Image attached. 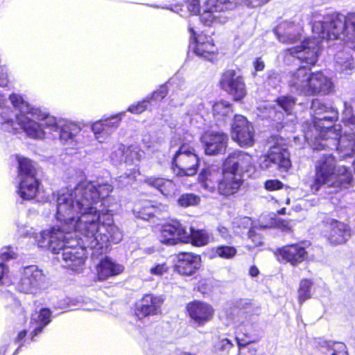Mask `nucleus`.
<instances>
[{"label":"nucleus","instance_id":"nucleus-39","mask_svg":"<svg viewBox=\"0 0 355 355\" xmlns=\"http://www.w3.org/2000/svg\"><path fill=\"white\" fill-rule=\"evenodd\" d=\"M92 130L96 139L100 143L104 142L110 135V132L107 130L102 119L97 121L92 124Z\"/></svg>","mask_w":355,"mask_h":355},{"label":"nucleus","instance_id":"nucleus-54","mask_svg":"<svg viewBox=\"0 0 355 355\" xmlns=\"http://www.w3.org/2000/svg\"><path fill=\"white\" fill-rule=\"evenodd\" d=\"M8 71L5 67H0V86L6 87L8 85Z\"/></svg>","mask_w":355,"mask_h":355},{"label":"nucleus","instance_id":"nucleus-17","mask_svg":"<svg viewBox=\"0 0 355 355\" xmlns=\"http://www.w3.org/2000/svg\"><path fill=\"white\" fill-rule=\"evenodd\" d=\"M324 236L329 242L334 245H340L347 240L350 236L348 226L340 221L332 218H327L324 221Z\"/></svg>","mask_w":355,"mask_h":355},{"label":"nucleus","instance_id":"nucleus-61","mask_svg":"<svg viewBox=\"0 0 355 355\" xmlns=\"http://www.w3.org/2000/svg\"><path fill=\"white\" fill-rule=\"evenodd\" d=\"M236 339L237 341V344L240 348H241V347H245L247 344H248L250 343V341H245V340H243V339L240 338L239 336H236Z\"/></svg>","mask_w":355,"mask_h":355},{"label":"nucleus","instance_id":"nucleus-64","mask_svg":"<svg viewBox=\"0 0 355 355\" xmlns=\"http://www.w3.org/2000/svg\"><path fill=\"white\" fill-rule=\"evenodd\" d=\"M6 99L5 96L0 95V108H3L5 105Z\"/></svg>","mask_w":355,"mask_h":355},{"label":"nucleus","instance_id":"nucleus-11","mask_svg":"<svg viewBox=\"0 0 355 355\" xmlns=\"http://www.w3.org/2000/svg\"><path fill=\"white\" fill-rule=\"evenodd\" d=\"M232 137L241 147H251L254 144V130L251 123L240 114H236L232 124Z\"/></svg>","mask_w":355,"mask_h":355},{"label":"nucleus","instance_id":"nucleus-1","mask_svg":"<svg viewBox=\"0 0 355 355\" xmlns=\"http://www.w3.org/2000/svg\"><path fill=\"white\" fill-rule=\"evenodd\" d=\"M113 186L107 181L96 182L84 180L73 189H62L57 197L55 218L60 227H51L39 233L30 228L23 234L33 236L40 248L60 254L63 266L79 273L83 271L87 258L85 249L80 240L90 248L103 249L110 243H118L123 235L114 224L110 210L98 209V205L109 207Z\"/></svg>","mask_w":355,"mask_h":355},{"label":"nucleus","instance_id":"nucleus-16","mask_svg":"<svg viewBox=\"0 0 355 355\" xmlns=\"http://www.w3.org/2000/svg\"><path fill=\"white\" fill-rule=\"evenodd\" d=\"M189 30L194 40L193 51L196 55L209 61L214 60L217 53V48L214 44L213 39L202 33L196 35L194 28L191 25Z\"/></svg>","mask_w":355,"mask_h":355},{"label":"nucleus","instance_id":"nucleus-2","mask_svg":"<svg viewBox=\"0 0 355 355\" xmlns=\"http://www.w3.org/2000/svg\"><path fill=\"white\" fill-rule=\"evenodd\" d=\"M313 38L304 40L300 46L286 49V55L293 56L311 66L318 59L322 40L340 39L355 50V14L347 15L315 11L311 14Z\"/></svg>","mask_w":355,"mask_h":355},{"label":"nucleus","instance_id":"nucleus-20","mask_svg":"<svg viewBox=\"0 0 355 355\" xmlns=\"http://www.w3.org/2000/svg\"><path fill=\"white\" fill-rule=\"evenodd\" d=\"M17 124L23 130L25 134L32 139H43L45 137V131L43 124L30 114H19L17 115Z\"/></svg>","mask_w":355,"mask_h":355},{"label":"nucleus","instance_id":"nucleus-62","mask_svg":"<svg viewBox=\"0 0 355 355\" xmlns=\"http://www.w3.org/2000/svg\"><path fill=\"white\" fill-rule=\"evenodd\" d=\"M26 336V331L24 330L20 331L16 338V342L20 343Z\"/></svg>","mask_w":355,"mask_h":355},{"label":"nucleus","instance_id":"nucleus-37","mask_svg":"<svg viewBox=\"0 0 355 355\" xmlns=\"http://www.w3.org/2000/svg\"><path fill=\"white\" fill-rule=\"evenodd\" d=\"M18 178L19 179L28 178L31 177L35 178L36 171L30 159L25 157H20L18 159Z\"/></svg>","mask_w":355,"mask_h":355},{"label":"nucleus","instance_id":"nucleus-58","mask_svg":"<svg viewBox=\"0 0 355 355\" xmlns=\"http://www.w3.org/2000/svg\"><path fill=\"white\" fill-rule=\"evenodd\" d=\"M264 62L261 60V58H257L254 62V69L257 71H262L264 69Z\"/></svg>","mask_w":355,"mask_h":355},{"label":"nucleus","instance_id":"nucleus-42","mask_svg":"<svg viewBox=\"0 0 355 355\" xmlns=\"http://www.w3.org/2000/svg\"><path fill=\"white\" fill-rule=\"evenodd\" d=\"M200 198L193 193H186L182 195L178 200V205L183 207L195 206L199 204Z\"/></svg>","mask_w":355,"mask_h":355},{"label":"nucleus","instance_id":"nucleus-59","mask_svg":"<svg viewBox=\"0 0 355 355\" xmlns=\"http://www.w3.org/2000/svg\"><path fill=\"white\" fill-rule=\"evenodd\" d=\"M257 352V349L256 347H248L246 351L245 349L241 351L239 355H256Z\"/></svg>","mask_w":355,"mask_h":355},{"label":"nucleus","instance_id":"nucleus-38","mask_svg":"<svg viewBox=\"0 0 355 355\" xmlns=\"http://www.w3.org/2000/svg\"><path fill=\"white\" fill-rule=\"evenodd\" d=\"M232 112V105L229 102L220 101L213 105L214 116L218 120L223 119Z\"/></svg>","mask_w":355,"mask_h":355},{"label":"nucleus","instance_id":"nucleus-63","mask_svg":"<svg viewBox=\"0 0 355 355\" xmlns=\"http://www.w3.org/2000/svg\"><path fill=\"white\" fill-rule=\"evenodd\" d=\"M250 275L252 276V277H256L258 274H259V270L257 267L255 266H252L250 268Z\"/></svg>","mask_w":355,"mask_h":355},{"label":"nucleus","instance_id":"nucleus-5","mask_svg":"<svg viewBox=\"0 0 355 355\" xmlns=\"http://www.w3.org/2000/svg\"><path fill=\"white\" fill-rule=\"evenodd\" d=\"M287 81L293 92L306 96L328 94L333 86L330 79L322 72L311 73L305 67H300L291 71Z\"/></svg>","mask_w":355,"mask_h":355},{"label":"nucleus","instance_id":"nucleus-23","mask_svg":"<svg viewBox=\"0 0 355 355\" xmlns=\"http://www.w3.org/2000/svg\"><path fill=\"white\" fill-rule=\"evenodd\" d=\"M243 183L239 173H234L230 170H225L223 167V178L218 182V193L223 196L236 193Z\"/></svg>","mask_w":355,"mask_h":355},{"label":"nucleus","instance_id":"nucleus-4","mask_svg":"<svg viewBox=\"0 0 355 355\" xmlns=\"http://www.w3.org/2000/svg\"><path fill=\"white\" fill-rule=\"evenodd\" d=\"M352 181L350 171L344 166H336L332 155H324L315 165V178L311 186L313 192H317L323 185L333 188H347Z\"/></svg>","mask_w":355,"mask_h":355},{"label":"nucleus","instance_id":"nucleus-13","mask_svg":"<svg viewBox=\"0 0 355 355\" xmlns=\"http://www.w3.org/2000/svg\"><path fill=\"white\" fill-rule=\"evenodd\" d=\"M300 17H295L293 21H283L279 23L274 31L279 41L284 44H294L302 37V25L297 21Z\"/></svg>","mask_w":355,"mask_h":355},{"label":"nucleus","instance_id":"nucleus-33","mask_svg":"<svg viewBox=\"0 0 355 355\" xmlns=\"http://www.w3.org/2000/svg\"><path fill=\"white\" fill-rule=\"evenodd\" d=\"M31 113L33 117L42 122L44 130L46 128L51 131H58L60 129V125L64 121L62 120L58 121L54 116H50L38 107L37 109H33Z\"/></svg>","mask_w":355,"mask_h":355},{"label":"nucleus","instance_id":"nucleus-31","mask_svg":"<svg viewBox=\"0 0 355 355\" xmlns=\"http://www.w3.org/2000/svg\"><path fill=\"white\" fill-rule=\"evenodd\" d=\"M276 103L277 106L273 111L275 113L274 120L282 122L285 115L292 114L295 105V100L292 96H282L277 99Z\"/></svg>","mask_w":355,"mask_h":355},{"label":"nucleus","instance_id":"nucleus-14","mask_svg":"<svg viewBox=\"0 0 355 355\" xmlns=\"http://www.w3.org/2000/svg\"><path fill=\"white\" fill-rule=\"evenodd\" d=\"M159 240L162 243L173 245L179 242L189 243V236L180 222L172 221L162 226Z\"/></svg>","mask_w":355,"mask_h":355},{"label":"nucleus","instance_id":"nucleus-28","mask_svg":"<svg viewBox=\"0 0 355 355\" xmlns=\"http://www.w3.org/2000/svg\"><path fill=\"white\" fill-rule=\"evenodd\" d=\"M60 139L64 144L75 146L78 143V137L81 128L72 121H64L60 125Z\"/></svg>","mask_w":355,"mask_h":355},{"label":"nucleus","instance_id":"nucleus-8","mask_svg":"<svg viewBox=\"0 0 355 355\" xmlns=\"http://www.w3.org/2000/svg\"><path fill=\"white\" fill-rule=\"evenodd\" d=\"M241 1V0H207L205 11L198 19L206 26L225 24L229 19L225 15V12L235 8Z\"/></svg>","mask_w":355,"mask_h":355},{"label":"nucleus","instance_id":"nucleus-45","mask_svg":"<svg viewBox=\"0 0 355 355\" xmlns=\"http://www.w3.org/2000/svg\"><path fill=\"white\" fill-rule=\"evenodd\" d=\"M142 142L147 148L155 150L162 145L163 139L152 135H145Z\"/></svg>","mask_w":355,"mask_h":355},{"label":"nucleus","instance_id":"nucleus-7","mask_svg":"<svg viewBox=\"0 0 355 355\" xmlns=\"http://www.w3.org/2000/svg\"><path fill=\"white\" fill-rule=\"evenodd\" d=\"M268 144L269 150L260 157V167L263 170L276 167L280 171H287L291 166L289 153L277 137H271Z\"/></svg>","mask_w":355,"mask_h":355},{"label":"nucleus","instance_id":"nucleus-32","mask_svg":"<svg viewBox=\"0 0 355 355\" xmlns=\"http://www.w3.org/2000/svg\"><path fill=\"white\" fill-rule=\"evenodd\" d=\"M124 270L123 266L109 258L103 259L96 268L99 279H105L111 276L117 275Z\"/></svg>","mask_w":355,"mask_h":355},{"label":"nucleus","instance_id":"nucleus-27","mask_svg":"<svg viewBox=\"0 0 355 355\" xmlns=\"http://www.w3.org/2000/svg\"><path fill=\"white\" fill-rule=\"evenodd\" d=\"M313 283L308 279L301 280L298 288V301L300 304L312 297V288ZM313 293L316 297H322L326 293L325 285L322 283L315 285Z\"/></svg>","mask_w":355,"mask_h":355},{"label":"nucleus","instance_id":"nucleus-46","mask_svg":"<svg viewBox=\"0 0 355 355\" xmlns=\"http://www.w3.org/2000/svg\"><path fill=\"white\" fill-rule=\"evenodd\" d=\"M345 110L343 111V121L350 127L355 128V116L352 114V107L347 103H344Z\"/></svg>","mask_w":355,"mask_h":355},{"label":"nucleus","instance_id":"nucleus-60","mask_svg":"<svg viewBox=\"0 0 355 355\" xmlns=\"http://www.w3.org/2000/svg\"><path fill=\"white\" fill-rule=\"evenodd\" d=\"M155 209L153 207H145L144 208L143 214L148 215V216H154Z\"/></svg>","mask_w":355,"mask_h":355},{"label":"nucleus","instance_id":"nucleus-12","mask_svg":"<svg viewBox=\"0 0 355 355\" xmlns=\"http://www.w3.org/2000/svg\"><path fill=\"white\" fill-rule=\"evenodd\" d=\"M220 86L222 89L230 95L234 101L242 100L247 94L243 78L234 70L225 71L220 77Z\"/></svg>","mask_w":355,"mask_h":355},{"label":"nucleus","instance_id":"nucleus-47","mask_svg":"<svg viewBox=\"0 0 355 355\" xmlns=\"http://www.w3.org/2000/svg\"><path fill=\"white\" fill-rule=\"evenodd\" d=\"M17 254L14 248L10 246H4L0 250V261H7L11 259H15Z\"/></svg>","mask_w":355,"mask_h":355},{"label":"nucleus","instance_id":"nucleus-35","mask_svg":"<svg viewBox=\"0 0 355 355\" xmlns=\"http://www.w3.org/2000/svg\"><path fill=\"white\" fill-rule=\"evenodd\" d=\"M9 99L13 107L19 111V114H28L32 116L31 112L33 110L37 109V107L31 106L24 100L23 96L19 94H12L10 96Z\"/></svg>","mask_w":355,"mask_h":355},{"label":"nucleus","instance_id":"nucleus-44","mask_svg":"<svg viewBox=\"0 0 355 355\" xmlns=\"http://www.w3.org/2000/svg\"><path fill=\"white\" fill-rule=\"evenodd\" d=\"M124 113H119L111 117L102 119L107 130H108L110 133L112 130L116 129L119 125L120 121Z\"/></svg>","mask_w":355,"mask_h":355},{"label":"nucleus","instance_id":"nucleus-51","mask_svg":"<svg viewBox=\"0 0 355 355\" xmlns=\"http://www.w3.org/2000/svg\"><path fill=\"white\" fill-rule=\"evenodd\" d=\"M167 94L168 89L166 85H162L152 94L150 98L154 101H161L167 95Z\"/></svg>","mask_w":355,"mask_h":355},{"label":"nucleus","instance_id":"nucleus-22","mask_svg":"<svg viewBox=\"0 0 355 355\" xmlns=\"http://www.w3.org/2000/svg\"><path fill=\"white\" fill-rule=\"evenodd\" d=\"M163 302L160 296L146 294L136 304L135 314L139 318L157 315L161 312Z\"/></svg>","mask_w":355,"mask_h":355},{"label":"nucleus","instance_id":"nucleus-10","mask_svg":"<svg viewBox=\"0 0 355 355\" xmlns=\"http://www.w3.org/2000/svg\"><path fill=\"white\" fill-rule=\"evenodd\" d=\"M46 286V277L35 266L25 267L23 275L18 284L20 292L36 295Z\"/></svg>","mask_w":355,"mask_h":355},{"label":"nucleus","instance_id":"nucleus-15","mask_svg":"<svg viewBox=\"0 0 355 355\" xmlns=\"http://www.w3.org/2000/svg\"><path fill=\"white\" fill-rule=\"evenodd\" d=\"M205 153L208 155H216L225 153L228 141V136L217 131H207L200 137Z\"/></svg>","mask_w":355,"mask_h":355},{"label":"nucleus","instance_id":"nucleus-48","mask_svg":"<svg viewBox=\"0 0 355 355\" xmlns=\"http://www.w3.org/2000/svg\"><path fill=\"white\" fill-rule=\"evenodd\" d=\"M169 266L166 262L156 263L149 269V272L155 276H162L168 272Z\"/></svg>","mask_w":355,"mask_h":355},{"label":"nucleus","instance_id":"nucleus-9","mask_svg":"<svg viewBox=\"0 0 355 355\" xmlns=\"http://www.w3.org/2000/svg\"><path fill=\"white\" fill-rule=\"evenodd\" d=\"M144 153L138 146H126L123 163L128 167L123 175L119 176L116 180L121 187H125L133 182L137 175L139 174V165L144 157Z\"/></svg>","mask_w":355,"mask_h":355},{"label":"nucleus","instance_id":"nucleus-50","mask_svg":"<svg viewBox=\"0 0 355 355\" xmlns=\"http://www.w3.org/2000/svg\"><path fill=\"white\" fill-rule=\"evenodd\" d=\"M284 184L278 180H268L264 183V187L266 190L273 191L282 189Z\"/></svg>","mask_w":355,"mask_h":355},{"label":"nucleus","instance_id":"nucleus-49","mask_svg":"<svg viewBox=\"0 0 355 355\" xmlns=\"http://www.w3.org/2000/svg\"><path fill=\"white\" fill-rule=\"evenodd\" d=\"M148 103L149 100L147 98L141 102H138L137 104L131 105L128 107V111L133 114H141L147 109Z\"/></svg>","mask_w":355,"mask_h":355},{"label":"nucleus","instance_id":"nucleus-21","mask_svg":"<svg viewBox=\"0 0 355 355\" xmlns=\"http://www.w3.org/2000/svg\"><path fill=\"white\" fill-rule=\"evenodd\" d=\"M201 257L198 254L182 252L177 255L175 270L180 275L191 276L200 268Z\"/></svg>","mask_w":355,"mask_h":355},{"label":"nucleus","instance_id":"nucleus-18","mask_svg":"<svg viewBox=\"0 0 355 355\" xmlns=\"http://www.w3.org/2000/svg\"><path fill=\"white\" fill-rule=\"evenodd\" d=\"M190 318L198 326L202 327L211 321L214 315L213 307L205 302L194 301L187 306Z\"/></svg>","mask_w":355,"mask_h":355},{"label":"nucleus","instance_id":"nucleus-34","mask_svg":"<svg viewBox=\"0 0 355 355\" xmlns=\"http://www.w3.org/2000/svg\"><path fill=\"white\" fill-rule=\"evenodd\" d=\"M336 67L340 73H350L354 69L352 56L345 51L339 52L336 55Z\"/></svg>","mask_w":355,"mask_h":355},{"label":"nucleus","instance_id":"nucleus-29","mask_svg":"<svg viewBox=\"0 0 355 355\" xmlns=\"http://www.w3.org/2000/svg\"><path fill=\"white\" fill-rule=\"evenodd\" d=\"M51 312L48 309H42L32 314L30 327L32 329L31 340L42 332V329L51 322Z\"/></svg>","mask_w":355,"mask_h":355},{"label":"nucleus","instance_id":"nucleus-40","mask_svg":"<svg viewBox=\"0 0 355 355\" xmlns=\"http://www.w3.org/2000/svg\"><path fill=\"white\" fill-rule=\"evenodd\" d=\"M212 252L216 257L230 259L236 256L237 250L234 246L219 245L213 248Z\"/></svg>","mask_w":355,"mask_h":355},{"label":"nucleus","instance_id":"nucleus-41","mask_svg":"<svg viewBox=\"0 0 355 355\" xmlns=\"http://www.w3.org/2000/svg\"><path fill=\"white\" fill-rule=\"evenodd\" d=\"M126 146L122 144H118L112 148L110 158L115 164H121L124 162V155Z\"/></svg>","mask_w":355,"mask_h":355},{"label":"nucleus","instance_id":"nucleus-56","mask_svg":"<svg viewBox=\"0 0 355 355\" xmlns=\"http://www.w3.org/2000/svg\"><path fill=\"white\" fill-rule=\"evenodd\" d=\"M218 232L225 240L229 241L231 239L229 230L225 227L219 225L218 227Z\"/></svg>","mask_w":355,"mask_h":355},{"label":"nucleus","instance_id":"nucleus-26","mask_svg":"<svg viewBox=\"0 0 355 355\" xmlns=\"http://www.w3.org/2000/svg\"><path fill=\"white\" fill-rule=\"evenodd\" d=\"M144 182L149 186L156 188L167 198L174 196L179 191V187L173 180L168 179L148 177Z\"/></svg>","mask_w":355,"mask_h":355},{"label":"nucleus","instance_id":"nucleus-19","mask_svg":"<svg viewBox=\"0 0 355 355\" xmlns=\"http://www.w3.org/2000/svg\"><path fill=\"white\" fill-rule=\"evenodd\" d=\"M225 170L234 173L248 172L253 168V159L250 155L241 150L234 151L225 160Z\"/></svg>","mask_w":355,"mask_h":355},{"label":"nucleus","instance_id":"nucleus-25","mask_svg":"<svg viewBox=\"0 0 355 355\" xmlns=\"http://www.w3.org/2000/svg\"><path fill=\"white\" fill-rule=\"evenodd\" d=\"M220 168L216 165H211L202 170L198 175V182L205 190L213 192L220 181Z\"/></svg>","mask_w":355,"mask_h":355},{"label":"nucleus","instance_id":"nucleus-55","mask_svg":"<svg viewBox=\"0 0 355 355\" xmlns=\"http://www.w3.org/2000/svg\"><path fill=\"white\" fill-rule=\"evenodd\" d=\"M270 0H245V3L248 7L256 8L261 6Z\"/></svg>","mask_w":355,"mask_h":355},{"label":"nucleus","instance_id":"nucleus-3","mask_svg":"<svg viewBox=\"0 0 355 355\" xmlns=\"http://www.w3.org/2000/svg\"><path fill=\"white\" fill-rule=\"evenodd\" d=\"M311 111L316 135L312 139V135L308 132L304 137L311 141L313 149L336 150L341 159L352 156L355 153V133L341 135L340 124L331 126L338 119L337 110L315 99L312 101Z\"/></svg>","mask_w":355,"mask_h":355},{"label":"nucleus","instance_id":"nucleus-57","mask_svg":"<svg viewBox=\"0 0 355 355\" xmlns=\"http://www.w3.org/2000/svg\"><path fill=\"white\" fill-rule=\"evenodd\" d=\"M8 272V267L4 263H0V286L3 284V279Z\"/></svg>","mask_w":355,"mask_h":355},{"label":"nucleus","instance_id":"nucleus-43","mask_svg":"<svg viewBox=\"0 0 355 355\" xmlns=\"http://www.w3.org/2000/svg\"><path fill=\"white\" fill-rule=\"evenodd\" d=\"M234 227H237L240 229L248 230V234L249 237H252L254 234V231L252 228V220L248 217H243L237 218L234 221Z\"/></svg>","mask_w":355,"mask_h":355},{"label":"nucleus","instance_id":"nucleus-52","mask_svg":"<svg viewBox=\"0 0 355 355\" xmlns=\"http://www.w3.org/2000/svg\"><path fill=\"white\" fill-rule=\"evenodd\" d=\"M187 6L191 15H196L200 11L198 0H187Z\"/></svg>","mask_w":355,"mask_h":355},{"label":"nucleus","instance_id":"nucleus-24","mask_svg":"<svg viewBox=\"0 0 355 355\" xmlns=\"http://www.w3.org/2000/svg\"><path fill=\"white\" fill-rule=\"evenodd\" d=\"M277 255L286 262L297 266L306 259L307 252L302 243H295L279 248Z\"/></svg>","mask_w":355,"mask_h":355},{"label":"nucleus","instance_id":"nucleus-53","mask_svg":"<svg viewBox=\"0 0 355 355\" xmlns=\"http://www.w3.org/2000/svg\"><path fill=\"white\" fill-rule=\"evenodd\" d=\"M232 346V342L227 338H223L220 340L216 345V349L220 351L229 350Z\"/></svg>","mask_w":355,"mask_h":355},{"label":"nucleus","instance_id":"nucleus-6","mask_svg":"<svg viewBox=\"0 0 355 355\" xmlns=\"http://www.w3.org/2000/svg\"><path fill=\"white\" fill-rule=\"evenodd\" d=\"M199 157L189 143H182L173 157V170L178 176H192L196 174Z\"/></svg>","mask_w":355,"mask_h":355},{"label":"nucleus","instance_id":"nucleus-36","mask_svg":"<svg viewBox=\"0 0 355 355\" xmlns=\"http://www.w3.org/2000/svg\"><path fill=\"white\" fill-rule=\"evenodd\" d=\"M189 233V242L196 246H203L209 243L211 236L209 233L204 230H194L193 228L190 229Z\"/></svg>","mask_w":355,"mask_h":355},{"label":"nucleus","instance_id":"nucleus-30","mask_svg":"<svg viewBox=\"0 0 355 355\" xmlns=\"http://www.w3.org/2000/svg\"><path fill=\"white\" fill-rule=\"evenodd\" d=\"M39 182L36 178L19 179L17 193L24 200L33 199L38 191Z\"/></svg>","mask_w":355,"mask_h":355}]
</instances>
